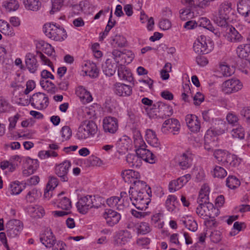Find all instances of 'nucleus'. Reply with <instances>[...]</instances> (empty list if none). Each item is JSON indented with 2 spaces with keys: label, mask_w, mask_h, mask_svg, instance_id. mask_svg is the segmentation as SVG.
I'll list each match as a JSON object with an SVG mask.
<instances>
[{
  "label": "nucleus",
  "mask_w": 250,
  "mask_h": 250,
  "mask_svg": "<svg viewBox=\"0 0 250 250\" xmlns=\"http://www.w3.org/2000/svg\"><path fill=\"white\" fill-rule=\"evenodd\" d=\"M147 188L145 182H138L136 186L130 188L128 201H131L132 204L138 210H145L149 203L146 192Z\"/></svg>",
  "instance_id": "obj_1"
},
{
  "label": "nucleus",
  "mask_w": 250,
  "mask_h": 250,
  "mask_svg": "<svg viewBox=\"0 0 250 250\" xmlns=\"http://www.w3.org/2000/svg\"><path fill=\"white\" fill-rule=\"evenodd\" d=\"M232 10L231 4L228 2L221 3L217 9L212 14V20L217 25L226 27Z\"/></svg>",
  "instance_id": "obj_2"
},
{
  "label": "nucleus",
  "mask_w": 250,
  "mask_h": 250,
  "mask_svg": "<svg viewBox=\"0 0 250 250\" xmlns=\"http://www.w3.org/2000/svg\"><path fill=\"white\" fill-rule=\"evenodd\" d=\"M96 124L92 121L84 120L79 125L76 134V138L83 141L94 136L97 131Z\"/></svg>",
  "instance_id": "obj_3"
},
{
  "label": "nucleus",
  "mask_w": 250,
  "mask_h": 250,
  "mask_svg": "<svg viewBox=\"0 0 250 250\" xmlns=\"http://www.w3.org/2000/svg\"><path fill=\"white\" fill-rule=\"evenodd\" d=\"M43 31L48 38L57 41H62L67 38L66 31L54 24L46 23L43 26Z\"/></svg>",
  "instance_id": "obj_4"
},
{
  "label": "nucleus",
  "mask_w": 250,
  "mask_h": 250,
  "mask_svg": "<svg viewBox=\"0 0 250 250\" xmlns=\"http://www.w3.org/2000/svg\"><path fill=\"white\" fill-rule=\"evenodd\" d=\"M213 48V42L204 35L198 37L193 44L194 51L198 54H207L210 52Z\"/></svg>",
  "instance_id": "obj_5"
},
{
  "label": "nucleus",
  "mask_w": 250,
  "mask_h": 250,
  "mask_svg": "<svg viewBox=\"0 0 250 250\" xmlns=\"http://www.w3.org/2000/svg\"><path fill=\"white\" fill-rule=\"evenodd\" d=\"M243 87V83L237 78L228 79L221 85V91L225 95H230L241 90Z\"/></svg>",
  "instance_id": "obj_6"
},
{
  "label": "nucleus",
  "mask_w": 250,
  "mask_h": 250,
  "mask_svg": "<svg viewBox=\"0 0 250 250\" xmlns=\"http://www.w3.org/2000/svg\"><path fill=\"white\" fill-rule=\"evenodd\" d=\"M196 208L197 214L204 219L213 218L218 215V210L210 203H200Z\"/></svg>",
  "instance_id": "obj_7"
},
{
  "label": "nucleus",
  "mask_w": 250,
  "mask_h": 250,
  "mask_svg": "<svg viewBox=\"0 0 250 250\" xmlns=\"http://www.w3.org/2000/svg\"><path fill=\"white\" fill-rule=\"evenodd\" d=\"M31 103V104L38 109L45 108L48 104V98L42 93L39 92L34 94L30 98V101L25 100V102L21 104L23 105H27Z\"/></svg>",
  "instance_id": "obj_8"
},
{
  "label": "nucleus",
  "mask_w": 250,
  "mask_h": 250,
  "mask_svg": "<svg viewBox=\"0 0 250 250\" xmlns=\"http://www.w3.org/2000/svg\"><path fill=\"white\" fill-rule=\"evenodd\" d=\"M106 203L109 207L120 210L129 205L127 194L125 192H121L120 197L112 196L107 199Z\"/></svg>",
  "instance_id": "obj_9"
},
{
  "label": "nucleus",
  "mask_w": 250,
  "mask_h": 250,
  "mask_svg": "<svg viewBox=\"0 0 250 250\" xmlns=\"http://www.w3.org/2000/svg\"><path fill=\"white\" fill-rule=\"evenodd\" d=\"M181 128L180 122L176 119L170 118L166 120L163 124L161 131L165 134L169 132L173 135L178 134Z\"/></svg>",
  "instance_id": "obj_10"
},
{
  "label": "nucleus",
  "mask_w": 250,
  "mask_h": 250,
  "mask_svg": "<svg viewBox=\"0 0 250 250\" xmlns=\"http://www.w3.org/2000/svg\"><path fill=\"white\" fill-rule=\"evenodd\" d=\"M39 167V161L37 159H33L29 157L25 158L22 167V175L24 177H28L33 174L37 170Z\"/></svg>",
  "instance_id": "obj_11"
},
{
  "label": "nucleus",
  "mask_w": 250,
  "mask_h": 250,
  "mask_svg": "<svg viewBox=\"0 0 250 250\" xmlns=\"http://www.w3.org/2000/svg\"><path fill=\"white\" fill-rule=\"evenodd\" d=\"M94 198L90 195L81 197L77 204V207L79 212L82 214L86 213L88 210L94 207Z\"/></svg>",
  "instance_id": "obj_12"
},
{
  "label": "nucleus",
  "mask_w": 250,
  "mask_h": 250,
  "mask_svg": "<svg viewBox=\"0 0 250 250\" xmlns=\"http://www.w3.org/2000/svg\"><path fill=\"white\" fill-rule=\"evenodd\" d=\"M121 176L126 183H133L132 186L136 185L138 182H144L140 180V175L137 171L132 169H124L121 172Z\"/></svg>",
  "instance_id": "obj_13"
},
{
  "label": "nucleus",
  "mask_w": 250,
  "mask_h": 250,
  "mask_svg": "<svg viewBox=\"0 0 250 250\" xmlns=\"http://www.w3.org/2000/svg\"><path fill=\"white\" fill-rule=\"evenodd\" d=\"M119 123L117 118L107 116L103 120V127L105 133H115L118 129Z\"/></svg>",
  "instance_id": "obj_14"
},
{
  "label": "nucleus",
  "mask_w": 250,
  "mask_h": 250,
  "mask_svg": "<svg viewBox=\"0 0 250 250\" xmlns=\"http://www.w3.org/2000/svg\"><path fill=\"white\" fill-rule=\"evenodd\" d=\"M6 228L8 236L15 237L22 229L23 226L20 220H11L7 223Z\"/></svg>",
  "instance_id": "obj_15"
},
{
  "label": "nucleus",
  "mask_w": 250,
  "mask_h": 250,
  "mask_svg": "<svg viewBox=\"0 0 250 250\" xmlns=\"http://www.w3.org/2000/svg\"><path fill=\"white\" fill-rule=\"evenodd\" d=\"M40 242L45 247L52 248L56 242V237L50 229H45L40 235Z\"/></svg>",
  "instance_id": "obj_16"
},
{
  "label": "nucleus",
  "mask_w": 250,
  "mask_h": 250,
  "mask_svg": "<svg viewBox=\"0 0 250 250\" xmlns=\"http://www.w3.org/2000/svg\"><path fill=\"white\" fill-rule=\"evenodd\" d=\"M106 224L112 227L117 224L121 219V215L117 212L111 209H106L102 214Z\"/></svg>",
  "instance_id": "obj_17"
},
{
  "label": "nucleus",
  "mask_w": 250,
  "mask_h": 250,
  "mask_svg": "<svg viewBox=\"0 0 250 250\" xmlns=\"http://www.w3.org/2000/svg\"><path fill=\"white\" fill-rule=\"evenodd\" d=\"M71 163L69 161H65L57 165L55 167V173L60 177L63 182L68 181V178L67 175Z\"/></svg>",
  "instance_id": "obj_18"
},
{
  "label": "nucleus",
  "mask_w": 250,
  "mask_h": 250,
  "mask_svg": "<svg viewBox=\"0 0 250 250\" xmlns=\"http://www.w3.org/2000/svg\"><path fill=\"white\" fill-rule=\"evenodd\" d=\"M191 178L189 174H186L177 180L171 181L169 184V190L171 192H175L182 188Z\"/></svg>",
  "instance_id": "obj_19"
},
{
  "label": "nucleus",
  "mask_w": 250,
  "mask_h": 250,
  "mask_svg": "<svg viewBox=\"0 0 250 250\" xmlns=\"http://www.w3.org/2000/svg\"><path fill=\"white\" fill-rule=\"evenodd\" d=\"M186 122L188 127L194 133L198 132L201 128L200 122L198 118L193 114H188L186 117Z\"/></svg>",
  "instance_id": "obj_20"
},
{
  "label": "nucleus",
  "mask_w": 250,
  "mask_h": 250,
  "mask_svg": "<svg viewBox=\"0 0 250 250\" xmlns=\"http://www.w3.org/2000/svg\"><path fill=\"white\" fill-rule=\"evenodd\" d=\"M64 192L58 194L55 201L53 204L57 205V207L64 210H68L71 208V203L70 199L66 196H63Z\"/></svg>",
  "instance_id": "obj_21"
},
{
  "label": "nucleus",
  "mask_w": 250,
  "mask_h": 250,
  "mask_svg": "<svg viewBox=\"0 0 250 250\" xmlns=\"http://www.w3.org/2000/svg\"><path fill=\"white\" fill-rule=\"evenodd\" d=\"M132 144L131 139L126 136H122L117 142V150L120 154L125 153L129 148Z\"/></svg>",
  "instance_id": "obj_22"
},
{
  "label": "nucleus",
  "mask_w": 250,
  "mask_h": 250,
  "mask_svg": "<svg viewBox=\"0 0 250 250\" xmlns=\"http://www.w3.org/2000/svg\"><path fill=\"white\" fill-rule=\"evenodd\" d=\"M145 147L136 149V154L140 156L141 160H143L150 164L155 163L156 160L155 156L150 150Z\"/></svg>",
  "instance_id": "obj_23"
},
{
  "label": "nucleus",
  "mask_w": 250,
  "mask_h": 250,
  "mask_svg": "<svg viewBox=\"0 0 250 250\" xmlns=\"http://www.w3.org/2000/svg\"><path fill=\"white\" fill-rule=\"evenodd\" d=\"M75 93L83 104H87L92 101L90 93L82 86H79L76 88Z\"/></svg>",
  "instance_id": "obj_24"
},
{
  "label": "nucleus",
  "mask_w": 250,
  "mask_h": 250,
  "mask_svg": "<svg viewBox=\"0 0 250 250\" xmlns=\"http://www.w3.org/2000/svg\"><path fill=\"white\" fill-rule=\"evenodd\" d=\"M113 90L115 93L119 96H129L132 93L130 86L120 83H117L114 85Z\"/></svg>",
  "instance_id": "obj_25"
},
{
  "label": "nucleus",
  "mask_w": 250,
  "mask_h": 250,
  "mask_svg": "<svg viewBox=\"0 0 250 250\" xmlns=\"http://www.w3.org/2000/svg\"><path fill=\"white\" fill-rule=\"evenodd\" d=\"M83 71L91 78H96L98 76L99 71L96 64L90 61L86 62L83 66Z\"/></svg>",
  "instance_id": "obj_26"
},
{
  "label": "nucleus",
  "mask_w": 250,
  "mask_h": 250,
  "mask_svg": "<svg viewBox=\"0 0 250 250\" xmlns=\"http://www.w3.org/2000/svg\"><path fill=\"white\" fill-rule=\"evenodd\" d=\"M145 139L147 143L154 147L159 148L160 142L155 131L151 129H147L145 132Z\"/></svg>",
  "instance_id": "obj_27"
},
{
  "label": "nucleus",
  "mask_w": 250,
  "mask_h": 250,
  "mask_svg": "<svg viewBox=\"0 0 250 250\" xmlns=\"http://www.w3.org/2000/svg\"><path fill=\"white\" fill-rule=\"evenodd\" d=\"M216 72L220 76L229 77L234 73V68L226 62L219 64Z\"/></svg>",
  "instance_id": "obj_28"
},
{
  "label": "nucleus",
  "mask_w": 250,
  "mask_h": 250,
  "mask_svg": "<svg viewBox=\"0 0 250 250\" xmlns=\"http://www.w3.org/2000/svg\"><path fill=\"white\" fill-rule=\"evenodd\" d=\"M131 238V235L129 231L127 230H121L115 237V244L117 245H125Z\"/></svg>",
  "instance_id": "obj_29"
},
{
  "label": "nucleus",
  "mask_w": 250,
  "mask_h": 250,
  "mask_svg": "<svg viewBox=\"0 0 250 250\" xmlns=\"http://www.w3.org/2000/svg\"><path fill=\"white\" fill-rule=\"evenodd\" d=\"M226 38L232 42H241L242 40V36L232 26H229L226 29Z\"/></svg>",
  "instance_id": "obj_30"
},
{
  "label": "nucleus",
  "mask_w": 250,
  "mask_h": 250,
  "mask_svg": "<svg viewBox=\"0 0 250 250\" xmlns=\"http://www.w3.org/2000/svg\"><path fill=\"white\" fill-rule=\"evenodd\" d=\"M26 66L30 73H34L37 71L38 65L35 56L31 53L25 56Z\"/></svg>",
  "instance_id": "obj_31"
},
{
  "label": "nucleus",
  "mask_w": 250,
  "mask_h": 250,
  "mask_svg": "<svg viewBox=\"0 0 250 250\" xmlns=\"http://www.w3.org/2000/svg\"><path fill=\"white\" fill-rule=\"evenodd\" d=\"M117 67V64L115 62V60L108 59L103 65V71L106 76H111L115 74Z\"/></svg>",
  "instance_id": "obj_32"
},
{
  "label": "nucleus",
  "mask_w": 250,
  "mask_h": 250,
  "mask_svg": "<svg viewBox=\"0 0 250 250\" xmlns=\"http://www.w3.org/2000/svg\"><path fill=\"white\" fill-rule=\"evenodd\" d=\"M182 2L188 6L205 8L209 4L208 0H182Z\"/></svg>",
  "instance_id": "obj_33"
},
{
  "label": "nucleus",
  "mask_w": 250,
  "mask_h": 250,
  "mask_svg": "<svg viewBox=\"0 0 250 250\" xmlns=\"http://www.w3.org/2000/svg\"><path fill=\"white\" fill-rule=\"evenodd\" d=\"M181 221L189 230L195 231L197 229V224L191 216L185 215L181 218Z\"/></svg>",
  "instance_id": "obj_34"
},
{
  "label": "nucleus",
  "mask_w": 250,
  "mask_h": 250,
  "mask_svg": "<svg viewBox=\"0 0 250 250\" xmlns=\"http://www.w3.org/2000/svg\"><path fill=\"white\" fill-rule=\"evenodd\" d=\"M28 212L32 218L36 219L43 217L45 213L43 208L38 205L29 207Z\"/></svg>",
  "instance_id": "obj_35"
},
{
  "label": "nucleus",
  "mask_w": 250,
  "mask_h": 250,
  "mask_svg": "<svg viewBox=\"0 0 250 250\" xmlns=\"http://www.w3.org/2000/svg\"><path fill=\"white\" fill-rule=\"evenodd\" d=\"M0 32L10 37H14L15 35L13 27L10 26L8 22L3 20H0Z\"/></svg>",
  "instance_id": "obj_36"
},
{
  "label": "nucleus",
  "mask_w": 250,
  "mask_h": 250,
  "mask_svg": "<svg viewBox=\"0 0 250 250\" xmlns=\"http://www.w3.org/2000/svg\"><path fill=\"white\" fill-rule=\"evenodd\" d=\"M118 74L121 80L131 81L132 79L130 71L125 65L118 66Z\"/></svg>",
  "instance_id": "obj_37"
},
{
  "label": "nucleus",
  "mask_w": 250,
  "mask_h": 250,
  "mask_svg": "<svg viewBox=\"0 0 250 250\" xmlns=\"http://www.w3.org/2000/svg\"><path fill=\"white\" fill-rule=\"evenodd\" d=\"M133 138L134 145L136 149L146 147V143L144 142L139 130L136 129L133 131Z\"/></svg>",
  "instance_id": "obj_38"
},
{
  "label": "nucleus",
  "mask_w": 250,
  "mask_h": 250,
  "mask_svg": "<svg viewBox=\"0 0 250 250\" xmlns=\"http://www.w3.org/2000/svg\"><path fill=\"white\" fill-rule=\"evenodd\" d=\"M23 3L26 10L33 11H38L41 6L40 0H23Z\"/></svg>",
  "instance_id": "obj_39"
},
{
  "label": "nucleus",
  "mask_w": 250,
  "mask_h": 250,
  "mask_svg": "<svg viewBox=\"0 0 250 250\" xmlns=\"http://www.w3.org/2000/svg\"><path fill=\"white\" fill-rule=\"evenodd\" d=\"M191 154L188 152L183 153L179 158L180 166L183 169H187L191 165Z\"/></svg>",
  "instance_id": "obj_40"
},
{
  "label": "nucleus",
  "mask_w": 250,
  "mask_h": 250,
  "mask_svg": "<svg viewBox=\"0 0 250 250\" xmlns=\"http://www.w3.org/2000/svg\"><path fill=\"white\" fill-rule=\"evenodd\" d=\"M237 11L242 16L250 12V0H240L237 3Z\"/></svg>",
  "instance_id": "obj_41"
},
{
  "label": "nucleus",
  "mask_w": 250,
  "mask_h": 250,
  "mask_svg": "<svg viewBox=\"0 0 250 250\" xmlns=\"http://www.w3.org/2000/svg\"><path fill=\"white\" fill-rule=\"evenodd\" d=\"M209 188L208 185H203L200 190L197 202L200 203H208Z\"/></svg>",
  "instance_id": "obj_42"
},
{
  "label": "nucleus",
  "mask_w": 250,
  "mask_h": 250,
  "mask_svg": "<svg viewBox=\"0 0 250 250\" xmlns=\"http://www.w3.org/2000/svg\"><path fill=\"white\" fill-rule=\"evenodd\" d=\"M126 160L128 165L132 167H139L142 164L141 159L138 155L136 154H128L126 158Z\"/></svg>",
  "instance_id": "obj_43"
},
{
  "label": "nucleus",
  "mask_w": 250,
  "mask_h": 250,
  "mask_svg": "<svg viewBox=\"0 0 250 250\" xmlns=\"http://www.w3.org/2000/svg\"><path fill=\"white\" fill-rule=\"evenodd\" d=\"M37 47L40 48L42 52L49 56H54V49L52 46L44 42H40L37 44Z\"/></svg>",
  "instance_id": "obj_44"
},
{
  "label": "nucleus",
  "mask_w": 250,
  "mask_h": 250,
  "mask_svg": "<svg viewBox=\"0 0 250 250\" xmlns=\"http://www.w3.org/2000/svg\"><path fill=\"white\" fill-rule=\"evenodd\" d=\"M226 129V125L225 123L222 121H219L218 125L215 126L213 129H208V130H211L213 132V141H216L217 140L216 136L225 133Z\"/></svg>",
  "instance_id": "obj_45"
},
{
  "label": "nucleus",
  "mask_w": 250,
  "mask_h": 250,
  "mask_svg": "<svg viewBox=\"0 0 250 250\" xmlns=\"http://www.w3.org/2000/svg\"><path fill=\"white\" fill-rule=\"evenodd\" d=\"M213 132L211 130H208L205 136V149L209 151L212 150L213 144L215 141H213Z\"/></svg>",
  "instance_id": "obj_46"
},
{
  "label": "nucleus",
  "mask_w": 250,
  "mask_h": 250,
  "mask_svg": "<svg viewBox=\"0 0 250 250\" xmlns=\"http://www.w3.org/2000/svg\"><path fill=\"white\" fill-rule=\"evenodd\" d=\"M121 65H124L125 64L130 63L134 58V55L133 52L129 50H124L122 51V56H121Z\"/></svg>",
  "instance_id": "obj_47"
},
{
  "label": "nucleus",
  "mask_w": 250,
  "mask_h": 250,
  "mask_svg": "<svg viewBox=\"0 0 250 250\" xmlns=\"http://www.w3.org/2000/svg\"><path fill=\"white\" fill-rule=\"evenodd\" d=\"M19 6V3L16 0H6L2 3V6L8 12L17 10Z\"/></svg>",
  "instance_id": "obj_48"
},
{
  "label": "nucleus",
  "mask_w": 250,
  "mask_h": 250,
  "mask_svg": "<svg viewBox=\"0 0 250 250\" xmlns=\"http://www.w3.org/2000/svg\"><path fill=\"white\" fill-rule=\"evenodd\" d=\"M197 22L198 24H199L200 26L206 28L208 30H210L212 32L215 33L216 34H217V33L215 32V29L212 26V24L211 23L210 20L207 18H200Z\"/></svg>",
  "instance_id": "obj_49"
},
{
  "label": "nucleus",
  "mask_w": 250,
  "mask_h": 250,
  "mask_svg": "<svg viewBox=\"0 0 250 250\" xmlns=\"http://www.w3.org/2000/svg\"><path fill=\"white\" fill-rule=\"evenodd\" d=\"M159 112L163 116H170L172 114V107L163 103H159L158 105Z\"/></svg>",
  "instance_id": "obj_50"
},
{
  "label": "nucleus",
  "mask_w": 250,
  "mask_h": 250,
  "mask_svg": "<svg viewBox=\"0 0 250 250\" xmlns=\"http://www.w3.org/2000/svg\"><path fill=\"white\" fill-rule=\"evenodd\" d=\"M41 195V193L36 188H33L28 191L25 198L27 202L32 203L38 199Z\"/></svg>",
  "instance_id": "obj_51"
},
{
  "label": "nucleus",
  "mask_w": 250,
  "mask_h": 250,
  "mask_svg": "<svg viewBox=\"0 0 250 250\" xmlns=\"http://www.w3.org/2000/svg\"><path fill=\"white\" fill-rule=\"evenodd\" d=\"M65 0H51L52 6L49 12L50 14H54L60 11L63 6Z\"/></svg>",
  "instance_id": "obj_52"
},
{
  "label": "nucleus",
  "mask_w": 250,
  "mask_h": 250,
  "mask_svg": "<svg viewBox=\"0 0 250 250\" xmlns=\"http://www.w3.org/2000/svg\"><path fill=\"white\" fill-rule=\"evenodd\" d=\"M176 200L177 198L174 195H170L167 197L166 201V207L168 211L172 212L175 209Z\"/></svg>",
  "instance_id": "obj_53"
},
{
  "label": "nucleus",
  "mask_w": 250,
  "mask_h": 250,
  "mask_svg": "<svg viewBox=\"0 0 250 250\" xmlns=\"http://www.w3.org/2000/svg\"><path fill=\"white\" fill-rule=\"evenodd\" d=\"M231 135L233 138L243 139L245 137V131L241 125H238L233 128L231 132Z\"/></svg>",
  "instance_id": "obj_54"
},
{
  "label": "nucleus",
  "mask_w": 250,
  "mask_h": 250,
  "mask_svg": "<svg viewBox=\"0 0 250 250\" xmlns=\"http://www.w3.org/2000/svg\"><path fill=\"white\" fill-rule=\"evenodd\" d=\"M126 42V39L123 36L117 34L112 39L111 43L115 47H123Z\"/></svg>",
  "instance_id": "obj_55"
},
{
  "label": "nucleus",
  "mask_w": 250,
  "mask_h": 250,
  "mask_svg": "<svg viewBox=\"0 0 250 250\" xmlns=\"http://www.w3.org/2000/svg\"><path fill=\"white\" fill-rule=\"evenodd\" d=\"M136 229L138 233L146 234L150 232L151 229L148 223L141 222L136 225Z\"/></svg>",
  "instance_id": "obj_56"
},
{
  "label": "nucleus",
  "mask_w": 250,
  "mask_h": 250,
  "mask_svg": "<svg viewBox=\"0 0 250 250\" xmlns=\"http://www.w3.org/2000/svg\"><path fill=\"white\" fill-rule=\"evenodd\" d=\"M10 191L12 195H18L23 190V186L19 182H14L10 185Z\"/></svg>",
  "instance_id": "obj_57"
},
{
  "label": "nucleus",
  "mask_w": 250,
  "mask_h": 250,
  "mask_svg": "<svg viewBox=\"0 0 250 250\" xmlns=\"http://www.w3.org/2000/svg\"><path fill=\"white\" fill-rule=\"evenodd\" d=\"M226 185L229 188L234 189L240 186V182L235 176H229L226 180Z\"/></svg>",
  "instance_id": "obj_58"
},
{
  "label": "nucleus",
  "mask_w": 250,
  "mask_h": 250,
  "mask_svg": "<svg viewBox=\"0 0 250 250\" xmlns=\"http://www.w3.org/2000/svg\"><path fill=\"white\" fill-rule=\"evenodd\" d=\"M228 152L218 149L216 150L213 152V156L217 161L218 162L225 163V161L227 156Z\"/></svg>",
  "instance_id": "obj_59"
},
{
  "label": "nucleus",
  "mask_w": 250,
  "mask_h": 250,
  "mask_svg": "<svg viewBox=\"0 0 250 250\" xmlns=\"http://www.w3.org/2000/svg\"><path fill=\"white\" fill-rule=\"evenodd\" d=\"M212 172L213 176L218 178H223L227 174L226 170L220 166H215Z\"/></svg>",
  "instance_id": "obj_60"
},
{
  "label": "nucleus",
  "mask_w": 250,
  "mask_h": 250,
  "mask_svg": "<svg viewBox=\"0 0 250 250\" xmlns=\"http://www.w3.org/2000/svg\"><path fill=\"white\" fill-rule=\"evenodd\" d=\"M41 86L46 91L50 92L55 91V86L51 82L47 80H42L40 82Z\"/></svg>",
  "instance_id": "obj_61"
},
{
  "label": "nucleus",
  "mask_w": 250,
  "mask_h": 250,
  "mask_svg": "<svg viewBox=\"0 0 250 250\" xmlns=\"http://www.w3.org/2000/svg\"><path fill=\"white\" fill-rule=\"evenodd\" d=\"M163 216L162 213H158L153 215L151 218L152 222L154 223L156 225V227L159 229H162L164 226V223L163 221H161Z\"/></svg>",
  "instance_id": "obj_62"
},
{
  "label": "nucleus",
  "mask_w": 250,
  "mask_h": 250,
  "mask_svg": "<svg viewBox=\"0 0 250 250\" xmlns=\"http://www.w3.org/2000/svg\"><path fill=\"white\" fill-rule=\"evenodd\" d=\"M61 135L62 141L69 140L72 136L71 128L68 126H63L61 130Z\"/></svg>",
  "instance_id": "obj_63"
},
{
  "label": "nucleus",
  "mask_w": 250,
  "mask_h": 250,
  "mask_svg": "<svg viewBox=\"0 0 250 250\" xmlns=\"http://www.w3.org/2000/svg\"><path fill=\"white\" fill-rule=\"evenodd\" d=\"M171 64L170 63H166L160 72L161 77L164 80H167L169 78V73L171 71Z\"/></svg>",
  "instance_id": "obj_64"
}]
</instances>
